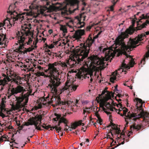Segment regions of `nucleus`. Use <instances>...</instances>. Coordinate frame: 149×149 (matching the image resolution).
I'll list each match as a JSON object with an SVG mask.
<instances>
[{
    "label": "nucleus",
    "instance_id": "obj_32",
    "mask_svg": "<svg viewBox=\"0 0 149 149\" xmlns=\"http://www.w3.org/2000/svg\"><path fill=\"white\" fill-rule=\"evenodd\" d=\"M128 109L126 108V107H124V109L123 110V114H122V113H121L120 116H125V118H126V116H127L126 113L127 112H128Z\"/></svg>",
    "mask_w": 149,
    "mask_h": 149
},
{
    "label": "nucleus",
    "instance_id": "obj_31",
    "mask_svg": "<svg viewBox=\"0 0 149 149\" xmlns=\"http://www.w3.org/2000/svg\"><path fill=\"white\" fill-rule=\"evenodd\" d=\"M116 105L117 107H120V108L118 110H117L114 107L113 109L116 110V111L117 110L119 111H121L122 110L123 111V109H124V107H123L122 104L120 103L119 102L118 104H116Z\"/></svg>",
    "mask_w": 149,
    "mask_h": 149
},
{
    "label": "nucleus",
    "instance_id": "obj_26",
    "mask_svg": "<svg viewBox=\"0 0 149 149\" xmlns=\"http://www.w3.org/2000/svg\"><path fill=\"white\" fill-rule=\"evenodd\" d=\"M145 33H146V34H145L144 33H142L140 35H138V37H136L134 38V39H136V38H138V40H139V41L138 40V42L139 41H141L143 40V38L144 37H146V35H149V31L146 32Z\"/></svg>",
    "mask_w": 149,
    "mask_h": 149
},
{
    "label": "nucleus",
    "instance_id": "obj_25",
    "mask_svg": "<svg viewBox=\"0 0 149 149\" xmlns=\"http://www.w3.org/2000/svg\"><path fill=\"white\" fill-rule=\"evenodd\" d=\"M111 127L112 130L110 129L109 130H121L120 128H118L117 125L111 122H110V125L107 126V127Z\"/></svg>",
    "mask_w": 149,
    "mask_h": 149
},
{
    "label": "nucleus",
    "instance_id": "obj_64",
    "mask_svg": "<svg viewBox=\"0 0 149 149\" xmlns=\"http://www.w3.org/2000/svg\"><path fill=\"white\" fill-rule=\"evenodd\" d=\"M87 127H82V129H81V130H84V129H85V130H86L87 129Z\"/></svg>",
    "mask_w": 149,
    "mask_h": 149
},
{
    "label": "nucleus",
    "instance_id": "obj_61",
    "mask_svg": "<svg viewBox=\"0 0 149 149\" xmlns=\"http://www.w3.org/2000/svg\"><path fill=\"white\" fill-rule=\"evenodd\" d=\"M91 26H88L87 27V30H89L90 29H91Z\"/></svg>",
    "mask_w": 149,
    "mask_h": 149
},
{
    "label": "nucleus",
    "instance_id": "obj_37",
    "mask_svg": "<svg viewBox=\"0 0 149 149\" xmlns=\"http://www.w3.org/2000/svg\"><path fill=\"white\" fill-rule=\"evenodd\" d=\"M118 1V0H116V2H112L113 4L110 6V7H109V8L110 9V10L111 11H113L114 10V7L115 5L116 4L117 2Z\"/></svg>",
    "mask_w": 149,
    "mask_h": 149
},
{
    "label": "nucleus",
    "instance_id": "obj_53",
    "mask_svg": "<svg viewBox=\"0 0 149 149\" xmlns=\"http://www.w3.org/2000/svg\"><path fill=\"white\" fill-rule=\"evenodd\" d=\"M56 131L58 133H59L60 132V134H61V135H60L61 136H62L63 135V132H62V131Z\"/></svg>",
    "mask_w": 149,
    "mask_h": 149
},
{
    "label": "nucleus",
    "instance_id": "obj_21",
    "mask_svg": "<svg viewBox=\"0 0 149 149\" xmlns=\"http://www.w3.org/2000/svg\"><path fill=\"white\" fill-rule=\"evenodd\" d=\"M15 6V3L11 4L9 6L8 10L7 11V13L10 14L11 16L12 13L14 11H15V10H14Z\"/></svg>",
    "mask_w": 149,
    "mask_h": 149
},
{
    "label": "nucleus",
    "instance_id": "obj_49",
    "mask_svg": "<svg viewBox=\"0 0 149 149\" xmlns=\"http://www.w3.org/2000/svg\"><path fill=\"white\" fill-rule=\"evenodd\" d=\"M89 75H90V77L91 78V79H90V83H91L92 82V81H93V79L92 78V77H93V75L92 74H89Z\"/></svg>",
    "mask_w": 149,
    "mask_h": 149
},
{
    "label": "nucleus",
    "instance_id": "obj_39",
    "mask_svg": "<svg viewBox=\"0 0 149 149\" xmlns=\"http://www.w3.org/2000/svg\"><path fill=\"white\" fill-rule=\"evenodd\" d=\"M6 103V101L4 100L3 98H2L1 103L0 104V107H5V103Z\"/></svg>",
    "mask_w": 149,
    "mask_h": 149
},
{
    "label": "nucleus",
    "instance_id": "obj_34",
    "mask_svg": "<svg viewBox=\"0 0 149 149\" xmlns=\"http://www.w3.org/2000/svg\"><path fill=\"white\" fill-rule=\"evenodd\" d=\"M60 30L64 33H66L67 32V29L66 26L64 25H61L60 27Z\"/></svg>",
    "mask_w": 149,
    "mask_h": 149
},
{
    "label": "nucleus",
    "instance_id": "obj_23",
    "mask_svg": "<svg viewBox=\"0 0 149 149\" xmlns=\"http://www.w3.org/2000/svg\"><path fill=\"white\" fill-rule=\"evenodd\" d=\"M35 74L37 77H39L40 76H44V77H49V81L50 82V80L51 77L50 76V74L49 73V75H45L43 72H41L40 71L38 72L35 73Z\"/></svg>",
    "mask_w": 149,
    "mask_h": 149
},
{
    "label": "nucleus",
    "instance_id": "obj_24",
    "mask_svg": "<svg viewBox=\"0 0 149 149\" xmlns=\"http://www.w3.org/2000/svg\"><path fill=\"white\" fill-rule=\"evenodd\" d=\"M145 113L146 114H143V116H142L141 118H143V120L145 122H146L148 124H149V113L147 112H146Z\"/></svg>",
    "mask_w": 149,
    "mask_h": 149
},
{
    "label": "nucleus",
    "instance_id": "obj_42",
    "mask_svg": "<svg viewBox=\"0 0 149 149\" xmlns=\"http://www.w3.org/2000/svg\"><path fill=\"white\" fill-rule=\"evenodd\" d=\"M20 131H12V137L13 138L15 134H17V132H18L19 134H20Z\"/></svg>",
    "mask_w": 149,
    "mask_h": 149
},
{
    "label": "nucleus",
    "instance_id": "obj_4",
    "mask_svg": "<svg viewBox=\"0 0 149 149\" xmlns=\"http://www.w3.org/2000/svg\"><path fill=\"white\" fill-rule=\"evenodd\" d=\"M31 24H29L27 26L24 27V29H23L20 32L18 31L17 33V36L18 38L17 42L19 44V46L16 49L17 52L20 54H25L27 52H30L33 50L36 49L37 47L36 45L38 40L33 42V45L30 47L26 49L24 47L26 46V45H30L32 42L33 38V36L30 38L29 35L30 34V32L29 28L31 27Z\"/></svg>",
    "mask_w": 149,
    "mask_h": 149
},
{
    "label": "nucleus",
    "instance_id": "obj_63",
    "mask_svg": "<svg viewBox=\"0 0 149 149\" xmlns=\"http://www.w3.org/2000/svg\"><path fill=\"white\" fill-rule=\"evenodd\" d=\"M6 113L8 114H10V111L7 110V111H6Z\"/></svg>",
    "mask_w": 149,
    "mask_h": 149
},
{
    "label": "nucleus",
    "instance_id": "obj_35",
    "mask_svg": "<svg viewBox=\"0 0 149 149\" xmlns=\"http://www.w3.org/2000/svg\"><path fill=\"white\" fill-rule=\"evenodd\" d=\"M93 108H87L86 107L85 108V109L83 110V114L84 115H85V113L86 112H88V111H90L91 110H92Z\"/></svg>",
    "mask_w": 149,
    "mask_h": 149
},
{
    "label": "nucleus",
    "instance_id": "obj_19",
    "mask_svg": "<svg viewBox=\"0 0 149 149\" xmlns=\"http://www.w3.org/2000/svg\"><path fill=\"white\" fill-rule=\"evenodd\" d=\"M106 93H107L105 95V97H104L103 99H107L108 98H109V95H110L111 97L112 96L113 97L114 93H113L112 92H109L107 91H106L105 90H104L102 92L101 94V95H104Z\"/></svg>",
    "mask_w": 149,
    "mask_h": 149
},
{
    "label": "nucleus",
    "instance_id": "obj_38",
    "mask_svg": "<svg viewBox=\"0 0 149 149\" xmlns=\"http://www.w3.org/2000/svg\"><path fill=\"white\" fill-rule=\"evenodd\" d=\"M95 116L97 117L98 120L99 122V123L100 124V125H101V123L102 122V119L101 118L100 116L98 114L97 112H96L95 114Z\"/></svg>",
    "mask_w": 149,
    "mask_h": 149
},
{
    "label": "nucleus",
    "instance_id": "obj_2",
    "mask_svg": "<svg viewBox=\"0 0 149 149\" xmlns=\"http://www.w3.org/2000/svg\"><path fill=\"white\" fill-rule=\"evenodd\" d=\"M138 38L132 39H130L128 41L127 45H126L124 41L120 40V42L121 41V43L117 40H115V46L114 45L112 46L109 49H107L105 52V57L106 58V61H108L110 59L111 57H112L111 59V60L112 59V58L114 57L116 52H118L120 50V48L121 50L124 53V54L125 55V59L124 60L121 65V68L118 69V71H121L122 72L125 71L124 70L125 69H127V70L130 69V67L128 65L125 63V62H126L127 60L128 61V63L129 64L130 67H133L135 64L134 61V59L131 56L128 55L127 53V51L128 52H130L131 50V49H133L135 48L137 46L136 45L138 44V41L140 40H138Z\"/></svg>",
    "mask_w": 149,
    "mask_h": 149
},
{
    "label": "nucleus",
    "instance_id": "obj_13",
    "mask_svg": "<svg viewBox=\"0 0 149 149\" xmlns=\"http://www.w3.org/2000/svg\"><path fill=\"white\" fill-rule=\"evenodd\" d=\"M86 13H84L80 14L79 17L77 16L76 18L78 19V22L77 24L80 25L79 26H78L77 28H81L84 26L85 23L84 22L85 20L86 16Z\"/></svg>",
    "mask_w": 149,
    "mask_h": 149
},
{
    "label": "nucleus",
    "instance_id": "obj_20",
    "mask_svg": "<svg viewBox=\"0 0 149 149\" xmlns=\"http://www.w3.org/2000/svg\"><path fill=\"white\" fill-rule=\"evenodd\" d=\"M10 81L9 77L3 78L0 80V86H4L6 84H7L8 81Z\"/></svg>",
    "mask_w": 149,
    "mask_h": 149
},
{
    "label": "nucleus",
    "instance_id": "obj_45",
    "mask_svg": "<svg viewBox=\"0 0 149 149\" xmlns=\"http://www.w3.org/2000/svg\"><path fill=\"white\" fill-rule=\"evenodd\" d=\"M31 92H32L31 91H27V93L25 94H26V95H27L28 96V98H29V95H31Z\"/></svg>",
    "mask_w": 149,
    "mask_h": 149
},
{
    "label": "nucleus",
    "instance_id": "obj_16",
    "mask_svg": "<svg viewBox=\"0 0 149 149\" xmlns=\"http://www.w3.org/2000/svg\"><path fill=\"white\" fill-rule=\"evenodd\" d=\"M84 30L78 29L75 31V33L73 35V38L76 39H79L81 38V36L84 34Z\"/></svg>",
    "mask_w": 149,
    "mask_h": 149
},
{
    "label": "nucleus",
    "instance_id": "obj_50",
    "mask_svg": "<svg viewBox=\"0 0 149 149\" xmlns=\"http://www.w3.org/2000/svg\"><path fill=\"white\" fill-rule=\"evenodd\" d=\"M145 58H144L143 60H142L141 62V64L142 63V65H144L145 64Z\"/></svg>",
    "mask_w": 149,
    "mask_h": 149
},
{
    "label": "nucleus",
    "instance_id": "obj_7",
    "mask_svg": "<svg viewBox=\"0 0 149 149\" xmlns=\"http://www.w3.org/2000/svg\"><path fill=\"white\" fill-rule=\"evenodd\" d=\"M124 118L126 122V124L125 127H124V129L122 130H125L126 127L127 126L129 122H134L136 121L137 120L139 119V117L138 116L137 113L132 112V113H131L130 111L128 112L126 116V118Z\"/></svg>",
    "mask_w": 149,
    "mask_h": 149
},
{
    "label": "nucleus",
    "instance_id": "obj_5",
    "mask_svg": "<svg viewBox=\"0 0 149 149\" xmlns=\"http://www.w3.org/2000/svg\"><path fill=\"white\" fill-rule=\"evenodd\" d=\"M139 21H137V26L135 27L134 26L135 21L132 22V24L128 29H126L124 32H121L120 35L116 39L120 43V41H124V39L126 38H128L129 37V34H132L134 33L137 31L140 30L146 27L148 24H149V20H146L145 22L141 23V21L142 19H146L148 17L146 15L144 14H142L139 16ZM121 41L120 42L121 43Z\"/></svg>",
    "mask_w": 149,
    "mask_h": 149
},
{
    "label": "nucleus",
    "instance_id": "obj_3",
    "mask_svg": "<svg viewBox=\"0 0 149 149\" xmlns=\"http://www.w3.org/2000/svg\"><path fill=\"white\" fill-rule=\"evenodd\" d=\"M98 36L97 34L93 37V39L89 36L84 43L80 44V48L77 49L78 50L76 52L78 53L77 57L78 59V61L84 64L88 68L103 65L104 63V61L97 56L93 55L88 57L90 48L94 41V39L97 38Z\"/></svg>",
    "mask_w": 149,
    "mask_h": 149
},
{
    "label": "nucleus",
    "instance_id": "obj_52",
    "mask_svg": "<svg viewBox=\"0 0 149 149\" xmlns=\"http://www.w3.org/2000/svg\"><path fill=\"white\" fill-rule=\"evenodd\" d=\"M79 100L77 99L76 100V101L74 102L75 103L74 104H75V105L77 107V104H78V102Z\"/></svg>",
    "mask_w": 149,
    "mask_h": 149
},
{
    "label": "nucleus",
    "instance_id": "obj_28",
    "mask_svg": "<svg viewBox=\"0 0 149 149\" xmlns=\"http://www.w3.org/2000/svg\"><path fill=\"white\" fill-rule=\"evenodd\" d=\"M130 127V129L131 130H132V129H136L137 130H139L141 129L142 127V126L139 125H136V124H135L132 125Z\"/></svg>",
    "mask_w": 149,
    "mask_h": 149
},
{
    "label": "nucleus",
    "instance_id": "obj_29",
    "mask_svg": "<svg viewBox=\"0 0 149 149\" xmlns=\"http://www.w3.org/2000/svg\"><path fill=\"white\" fill-rule=\"evenodd\" d=\"M105 99H103L101 102L100 103V106L101 107H102L103 110L105 111L107 110V109L104 107H105Z\"/></svg>",
    "mask_w": 149,
    "mask_h": 149
},
{
    "label": "nucleus",
    "instance_id": "obj_1",
    "mask_svg": "<svg viewBox=\"0 0 149 149\" xmlns=\"http://www.w3.org/2000/svg\"><path fill=\"white\" fill-rule=\"evenodd\" d=\"M77 55L76 56V59L71 60L69 63V61L67 60L66 63L60 62V63L57 64L56 62H55L52 64L49 63L48 65V69L49 70V73L50 74L51 77L50 80V83L48 84L52 92L54 93L55 94L53 96V97L51 98V100L53 101L55 99L54 101L56 106L61 105L64 104L65 102L61 101L60 97L57 93V87H58L61 83L60 81L61 75L60 74L57 68L55 67L57 64L59 65L63 68H68V65H69L71 68L76 66L77 64H79L82 65V66H86L83 63H80V62L78 61V59L77 58Z\"/></svg>",
    "mask_w": 149,
    "mask_h": 149
},
{
    "label": "nucleus",
    "instance_id": "obj_17",
    "mask_svg": "<svg viewBox=\"0 0 149 149\" xmlns=\"http://www.w3.org/2000/svg\"><path fill=\"white\" fill-rule=\"evenodd\" d=\"M29 7L30 10L29 11L27 10L28 12V11L26 13V15L28 16H33L34 14V12L33 9H36V6L33 3H32L29 6Z\"/></svg>",
    "mask_w": 149,
    "mask_h": 149
},
{
    "label": "nucleus",
    "instance_id": "obj_62",
    "mask_svg": "<svg viewBox=\"0 0 149 149\" xmlns=\"http://www.w3.org/2000/svg\"><path fill=\"white\" fill-rule=\"evenodd\" d=\"M52 32H53V31H52V29H49L48 31V32L50 34L52 33Z\"/></svg>",
    "mask_w": 149,
    "mask_h": 149
},
{
    "label": "nucleus",
    "instance_id": "obj_14",
    "mask_svg": "<svg viewBox=\"0 0 149 149\" xmlns=\"http://www.w3.org/2000/svg\"><path fill=\"white\" fill-rule=\"evenodd\" d=\"M24 14V13H22V14H18L17 12L16 11H14L11 14V18L13 19V26H14V22L18 19H19L21 20H22L23 19H24V17L23 15Z\"/></svg>",
    "mask_w": 149,
    "mask_h": 149
},
{
    "label": "nucleus",
    "instance_id": "obj_56",
    "mask_svg": "<svg viewBox=\"0 0 149 149\" xmlns=\"http://www.w3.org/2000/svg\"><path fill=\"white\" fill-rule=\"evenodd\" d=\"M7 137V136L6 135H5L2 136H1V138H2L3 140V139H6Z\"/></svg>",
    "mask_w": 149,
    "mask_h": 149
},
{
    "label": "nucleus",
    "instance_id": "obj_27",
    "mask_svg": "<svg viewBox=\"0 0 149 149\" xmlns=\"http://www.w3.org/2000/svg\"><path fill=\"white\" fill-rule=\"evenodd\" d=\"M118 72L117 71L116 72H114L112 73V77H111L110 78V81L112 83H114V80L116 79V76L118 75Z\"/></svg>",
    "mask_w": 149,
    "mask_h": 149
},
{
    "label": "nucleus",
    "instance_id": "obj_18",
    "mask_svg": "<svg viewBox=\"0 0 149 149\" xmlns=\"http://www.w3.org/2000/svg\"><path fill=\"white\" fill-rule=\"evenodd\" d=\"M7 41L6 35L3 33H0V45L4 44L5 45Z\"/></svg>",
    "mask_w": 149,
    "mask_h": 149
},
{
    "label": "nucleus",
    "instance_id": "obj_47",
    "mask_svg": "<svg viewBox=\"0 0 149 149\" xmlns=\"http://www.w3.org/2000/svg\"><path fill=\"white\" fill-rule=\"evenodd\" d=\"M141 13L140 12H138L136 14L134 15V19H135L136 20H137L138 19L136 17V16L139 15Z\"/></svg>",
    "mask_w": 149,
    "mask_h": 149
},
{
    "label": "nucleus",
    "instance_id": "obj_55",
    "mask_svg": "<svg viewBox=\"0 0 149 149\" xmlns=\"http://www.w3.org/2000/svg\"><path fill=\"white\" fill-rule=\"evenodd\" d=\"M70 132H70V133L72 134H76L77 135V131H70Z\"/></svg>",
    "mask_w": 149,
    "mask_h": 149
},
{
    "label": "nucleus",
    "instance_id": "obj_43",
    "mask_svg": "<svg viewBox=\"0 0 149 149\" xmlns=\"http://www.w3.org/2000/svg\"><path fill=\"white\" fill-rule=\"evenodd\" d=\"M146 47L148 50V51L146 54V57L147 58L149 57V44Z\"/></svg>",
    "mask_w": 149,
    "mask_h": 149
},
{
    "label": "nucleus",
    "instance_id": "obj_40",
    "mask_svg": "<svg viewBox=\"0 0 149 149\" xmlns=\"http://www.w3.org/2000/svg\"><path fill=\"white\" fill-rule=\"evenodd\" d=\"M13 81L15 83L18 85V86L19 85L21 84V82H19L16 79L13 78Z\"/></svg>",
    "mask_w": 149,
    "mask_h": 149
},
{
    "label": "nucleus",
    "instance_id": "obj_33",
    "mask_svg": "<svg viewBox=\"0 0 149 149\" xmlns=\"http://www.w3.org/2000/svg\"><path fill=\"white\" fill-rule=\"evenodd\" d=\"M68 89H69V86L68 84H66L65 86L61 89L60 94H61L64 91L67 90Z\"/></svg>",
    "mask_w": 149,
    "mask_h": 149
},
{
    "label": "nucleus",
    "instance_id": "obj_59",
    "mask_svg": "<svg viewBox=\"0 0 149 149\" xmlns=\"http://www.w3.org/2000/svg\"><path fill=\"white\" fill-rule=\"evenodd\" d=\"M48 54L49 56H51L52 55L53 56H54V54L52 52H50V53H48Z\"/></svg>",
    "mask_w": 149,
    "mask_h": 149
},
{
    "label": "nucleus",
    "instance_id": "obj_6",
    "mask_svg": "<svg viewBox=\"0 0 149 149\" xmlns=\"http://www.w3.org/2000/svg\"><path fill=\"white\" fill-rule=\"evenodd\" d=\"M54 115L56 117L53 119V123L55 125V128L56 130H61L60 125L62 123L64 124L65 127L64 130H72L76 129L78 126L82 125L83 126L84 124L82 122V120L78 122L72 123L71 124V126H68L67 125V120L63 117H62L61 115L56 113H54Z\"/></svg>",
    "mask_w": 149,
    "mask_h": 149
},
{
    "label": "nucleus",
    "instance_id": "obj_51",
    "mask_svg": "<svg viewBox=\"0 0 149 149\" xmlns=\"http://www.w3.org/2000/svg\"><path fill=\"white\" fill-rule=\"evenodd\" d=\"M129 133H128L127 135L128 136V137H130V136L131 134H132V131H128Z\"/></svg>",
    "mask_w": 149,
    "mask_h": 149
},
{
    "label": "nucleus",
    "instance_id": "obj_36",
    "mask_svg": "<svg viewBox=\"0 0 149 149\" xmlns=\"http://www.w3.org/2000/svg\"><path fill=\"white\" fill-rule=\"evenodd\" d=\"M14 79H16L19 82H21V81L22 79V78L20 77V76L15 74L14 76Z\"/></svg>",
    "mask_w": 149,
    "mask_h": 149
},
{
    "label": "nucleus",
    "instance_id": "obj_60",
    "mask_svg": "<svg viewBox=\"0 0 149 149\" xmlns=\"http://www.w3.org/2000/svg\"><path fill=\"white\" fill-rule=\"evenodd\" d=\"M125 143V141H122L121 143L119 144L118 145H117L115 147H116L117 146H118V145H120L121 144H123Z\"/></svg>",
    "mask_w": 149,
    "mask_h": 149
},
{
    "label": "nucleus",
    "instance_id": "obj_30",
    "mask_svg": "<svg viewBox=\"0 0 149 149\" xmlns=\"http://www.w3.org/2000/svg\"><path fill=\"white\" fill-rule=\"evenodd\" d=\"M68 86L69 89H70L72 91H74L77 89L78 86L74 84H71L70 85H69Z\"/></svg>",
    "mask_w": 149,
    "mask_h": 149
},
{
    "label": "nucleus",
    "instance_id": "obj_46",
    "mask_svg": "<svg viewBox=\"0 0 149 149\" xmlns=\"http://www.w3.org/2000/svg\"><path fill=\"white\" fill-rule=\"evenodd\" d=\"M0 116L2 117L3 118H4V117H6V116L1 111H0Z\"/></svg>",
    "mask_w": 149,
    "mask_h": 149
},
{
    "label": "nucleus",
    "instance_id": "obj_22",
    "mask_svg": "<svg viewBox=\"0 0 149 149\" xmlns=\"http://www.w3.org/2000/svg\"><path fill=\"white\" fill-rule=\"evenodd\" d=\"M116 134H117V137L118 139L120 138H123V139H124V137L125 136V131H115Z\"/></svg>",
    "mask_w": 149,
    "mask_h": 149
},
{
    "label": "nucleus",
    "instance_id": "obj_15",
    "mask_svg": "<svg viewBox=\"0 0 149 149\" xmlns=\"http://www.w3.org/2000/svg\"><path fill=\"white\" fill-rule=\"evenodd\" d=\"M108 98L105 99V107L108 110L111 111H113V108L111 105V104L113 105V101L111 99V97L110 95H109Z\"/></svg>",
    "mask_w": 149,
    "mask_h": 149
},
{
    "label": "nucleus",
    "instance_id": "obj_44",
    "mask_svg": "<svg viewBox=\"0 0 149 149\" xmlns=\"http://www.w3.org/2000/svg\"><path fill=\"white\" fill-rule=\"evenodd\" d=\"M0 110L2 112H6V111L7 110H6V109L5 107H0Z\"/></svg>",
    "mask_w": 149,
    "mask_h": 149
},
{
    "label": "nucleus",
    "instance_id": "obj_58",
    "mask_svg": "<svg viewBox=\"0 0 149 149\" xmlns=\"http://www.w3.org/2000/svg\"><path fill=\"white\" fill-rule=\"evenodd\" d=\"M106 113H107V114L108 115H109V114H111V113L109 112H108L107 111H106V110L105 111H103Z\"/></svg>",
    "mask_w": 149,
    "mask_h": 149
},
{
    "label": "nucleus",
    "instance_id": "obj_57",
    "mask_svg": "<svg viewBox=\"0 0 149 149\" xmlns=\"http://www.w3.org/2000/svg\"><path fill=\"white\" fill-rule=\"evenodd\" d=\"M82 2V5L84 6H85L86 5V3L84 2V1H82V0H81Z\"/></svg>",
    "mask_w": 149,
    "mask_h": 149
},
{
    "label": "nucleus",
    "instance_id": "obj_9",
    "mask_svg": "<svg viewBox=\"0 0 149 149\" xmlns=\"http://www.w3.org/2000/svg\"><path fill=\"white\" fill-rule=\"evenodd\" d=\"M10 92H8V98L12 95L22 93L21 95H23L24 93L26 91L24 88L20 85H18L16 88L13 87L10 89Z\"/></svg>",
    "mask_w": 149,
    "mask_h": 149
},
{
    "label": "nucleus",
    "instance_id": "obj_10",
    "mask_svg": "<svg viewBox=\"0 0 149 149\" xmlns=\"http://www.w3.org/2000/svg\"><path fill=\"white\" fill-rule=\"evenodd\" d=\"M79 1L78 0H71L70 1V4L71 6L77 5L78 7V4ZM78 9V7L77 8H74L72 10H71L70 8H67L66 6H65L61 8V10L64 11V13L66 14H71L74 13L75 11Z\"/></svg>",
    "mask_w": 149,
    "mask_h": 149
},
{
    "label": "nucleus",
    "instance_id": "obj_11",
    "mask_svg": "<svg viewBox=\"0 0 149 149\" xmlns=\"http://www.w3.org/2000/svg\"><path fill=\"white\" fill-rule=\"evenodd\" d=\"M42 115L36 116L34 117L30 118L28 120V121L24 123V125L26 126L34 125L37 126L38 125V121H41L42 118Z\"/></svg>",
    "mask_w": 149,
    "mask_h": 149
},
{
    "label": "nucleus",
    "instance_id": "obj_54",
    "mask_svg": "<svg viewBox=\"0 0 149 149\" xmlns=\"http://www.w3.org/2000/svg\"><path fill=\"white\" fill-rule=\"evenodd\" d=\"M2 76L3 78H5V77H9L8 76H7L6 74H5L4 73H2Z\"/></svg>",
    "mask_w": 149,
    "mask_h": 149
},
{
    "label": "nucleus",
    "instance_id": "obj_8",
    "mask_svg": "<svg viewBox=\"0 0 149 149\" xmlns=\"http://www.w3.org/2000/svg\"><path fill=\"white\" fill-rule=\"evenodd\" d=\"M135 99L137 101V103L139 102V104H141L140 105H138L139 104L136 103V111L137 112V113H138V114H137L138 116L140 118L142 117V116H143V114H145L146 112L144 111V109L143 108V102L142 100L141 99L137 97L135 98Z\"/></svg>",
    "mask_w": 149,
    "mask_h": 149
},
{
    "label": "nucleus",
    "instance_id": "obj_12",
    "mask_svg": "<svg viewBox=\"0 0 149 149\" xmlns=\"http://www.w3.org/2000/svg\"><path fill=\"white\" fill-rule=\"evenodd\" d=\"M21 97H15L16 100L17 101L18 103L20 104L24 100H25V102L23 103V104L22 105L23 107H24L25 105H27L29 98H28V96L26 94L21 95Z\"/></svg>",
    "mask_w": 149,
    "mask_h": 149
},
{
    "label": "nucleus",
    "instance_id": "obj_41",
    "mask_svg": "<svg viewBox=\"0 0 149 149\" xmlns=\"http://www.w3.org/2000/svg\"><path fill=\"white\" fill-rule=\"evenodd\" d=\"M107 138V139L109 138V139H111L112 140H113L112 142L111 143V146H112V143H113V142L114 141V140H113V139L111 138L110 136V135H109L108 134H107V137H105L104 138Z\"/></svg>",
    "mask_w": 149,
    "mask_h": 149
},
{
    "label": "nucleus",
    "instance_id": "obj_48",
    "mask_svg": "<svg viewBox=\"0 0 149 149\" xmlns=\"http://www.w3.org/2000/svg\"><path fill=\"white\" fill-rule=\"evenodd\" d=\"M72 103H73V101H67L65 102V103L67 104H68L69 105L70 104Z\"/></svg>",
    "mask_w": 149,
    "mask_h": 149
}]
</instances>
